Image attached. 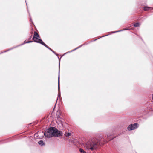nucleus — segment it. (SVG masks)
<instances>
[{
  "label": "nucleus",
  "instance_id": "9",
  "mask_svg": "<svg viewBox=\"0 0 153 153\" xmlns=\"http://www.w3.org/2000/svg\"><path fill=\"white\" fill-rule=\"evenodd\" d=\"M79 151L81 153H86L82 149L80 148L79 149Z\"/></svg>",
  "mask_w": 153,
  "mask_h": 153
},
{
  "label": "nucleus",
  "instance_id": "18",
  "mask_svg": "<svg viewBox=\"0 0 153 153\" xmlns=\"http://www.w3.org/2000/svg\"><path fill=\"white\" fill-rule=\"evenodd\" d=\"M97 40V39H96L94 40V41H96V40Z\"/></svg>",
  "mask_w": 153,
  "mask_h": 153
},
{
  "label": "nucleus",
  "instance_id": "6",
  "mask_svg": "<svg viewBox=\"0 0 153 153\" xmlns=\"http://www.w3.org/2000/svg\"><path fill=\"white\" fill-rule=\"evenodd\" d=\"M144 8V10L145 11H147V10H149L150 9H151L152 10H153V8L149 7H145Z\"/></svg>",
  "mask_w": 153,
  "mask_h": 153
},
{
  "label": "nucleus",
  "instance_id": "2",
  "mask_svg": "<svg viewBox=\"0 0 153 153\" xmlns=\"http://www.w3.org/2000/svg\"><path fill=\"white\" fill-rule=\"evenodd\" d=\"M45 137L50 138L53 136L59 137L62 136V132L54 127H52L46 130L44 134Z\"/></svg>",
  "mask_w": 153,
  "mask_h": 153
},
{
  "label": "nucleus",
  "instance_id": "12",
  "mask_svg": "<svg viewBox=\"0 0 153 153\" xmlns=\"http://www.w3.org/2000/svg\"><path fill=\"white\" fill-rule=\"evenodd\" d=\"M59 76H58V93L59 94L60 93V90H59Z\"/></svg>",
  "mask_w": 153,
  "mask_h": 153
},
{
  "label": "nucleus",
  "instance_id": "4",
  "mask_svg": "<svg viewBox=\"0 0 153 153\" xmlns=\"http://www.w3.org/2000/svg\"><path fill=\"white\" fill-rule=\"evenodd\" d=\"M138 124L137 123H135L133 124H131L128 127L127 129L129 131L134 130L138 128Z\"/></svg>",
  "mask_w": 153,
  "mask_h": 153
},
{
  "label": "nucleus",
  "instance_id": "20",
  "mask_svg": "<svg viewBox=\"0 0 153 153\" xmlns=\"http://www.w3.org/2000/svg\"><path fill=\"white\" fill-rule=\"evenodd\" d=\"M56 102H56V103L55 105L56 104Z\"/></svg>",
  "mask_w": 153,
  "mask_h": 153
},
{
  "label": "nucleus",
  "instance_id": "19",
  "mask_svg": "<svg viewBox=\"0 0 153 153\" xmlns=\"http://www.w3.org/2000/svg\"><path fill=\"white\" fill-rule=\"evenodd\" d=\"M152 99L153 100V95H152Z\"/></svg>",
  "mask_w": 153,
  "mask_h": 153
},
{
  "label": "nucleus",
  "instance_id": "16",
  "mask_svg": "<svg viewBox=\"0 0 153 153\" xmlns=\"http://www.w3.org/2000/svg\"><path fill=\"white\" fill-rule=\"evenodd\" d=\"M108 35H106L105 36H102L101 37H104V36H108Z\"/></svg>",
  "mask_w": 153,
  "mask_h": 153
},
{
  "label": "nucleus",
  "instance_id": "5",
  "mask_svg": "<svg viewBox=\"0 0 153 153\" xmlns=\"http://www.w3.org/2000/svg\"><path fill=\"white\" fill-rule=\"evenodd\" d=\"M129 29V28H126L125 29H123V30H118V31H114V32H113L112 33H117V32H119L125 30H128Z\"/></svg>",
  "mask_w": 153,
  "mask_h": 153
},
{
  "label": "nucleus",
  "instance_id": "15",
  "mask_svg": "<svg viewBox=\"0 0 153 153\" xmlns=\"http://www.w3.org/2000/svg\"><path fill=\"white\" fill-rule=\"evenodd\" d=\"M59 70H60V63H59Z\"/></svg>",
  "mask_w": 153,
  "mask_h": 153
},
{
  "label": "nucleus",
  "instance_id": "17",
  "mask_svg": "<svg viewBox=\"0 0 153 153\" xmlns=\"http://www.w3.org/2000/svg\"><path fill=\"white\" fill-rule=\"evenodd\" d=\"M9 50H7V51H4V52H7V51H8Z\"/></svg>",
  "mask_w": 153,
  "mask_h": 153
},
{
  "label": "nucleus",
  "instance_id": "7",
  "mask_svg": "<svg viewBox=\"0 0 153 153\" xmlns=\"http://www.w3.org/2000/svg\"><path fill=\"white\" fill-rule=\"evenodd\" d=\"M38 143L39 145H41V146H43L44 145V143L42 140H40L38 142Z\"/></svg>",
  "mask_w": 153,
  "mask_h": 153
},
{
  "label": "nucleus",
  "instance_id": "13",
  "mask_svg": "<svg viewBox=\"0 0 153 153\" xmlns=\"http://www.w3.org/2000/svg\"><path fill=\"white\" fill-rule=\"evenodd\" d=\"M33 41H27V42H26L25 41H24V44H25V43H31V42H32Z\"/></svg>",
  "mask_w": 153,
  "mask_h": 153
},
{
  "label": "nucleus",
  "instance_id": "1",
  "mask_svg": "<svg viewBox=\"0 0 153 153\" xmlns=\"http://www.w3.org/2000/svg\"><path fill=\"white\" fill-rule=\"evenodd\" d=\"M103 140V137H101L100 138H93L90 139L85 145L84 147L87 150L92 151L96 150L100 145L101 141Z\"/></svg>",
  "mask_w": 153,
  "mask_h": 153
},
{
  "label": "nucleus",
  "instance_id": "14",
  "mask_svg": "<svg viewBox=\"0 0 153 153\" xmlns=\"http://www.w3.org/2000/svg\"><path fill=\"white\" fill-rule=\"evenodd\" d=\"M32 36L31 35L30 36V38H29V39H30L31 38H32Z\"/></svg>",
  "mask_w": 153,
  "mask_h": 153
},
{
  "label": "nucleus",
  "instance_id": "8",
  "mask_svg": "<svg viewBox=\"0 0 153 153\" xmlns=\"http://www.w3.org/2000/svg\"><path fill=\"white\" fill-rule=\"evenodd\" d=\"M140 24L139 23H136L134 24V26L135 27H137L140 25Z\"/></svg>",
  "mask_w": 153,
  "mask_h": 153
},
{
  "label": "nucleus",
  "instance_id": "21",
  "mask_svg": "<svg viewBox=\"0 0 153 153\" xmlns=\"http://www.w3.org/2000/svg\"><path fill=\"white\" fill-rule=\"evenodd\" d=\"M30 20L31 21L32 20V19H31L30 18Z\"/></svg>",
  "mask_w": 153,
  "mask_h": 153
},
{
  "label": "nucleus",
  "instance_id": "11",
  "mask_svg": "<svg viewBox=\"0 0 153 153\" xmlns=\"http://www.w3.org/2000/svg\"><path fill=\"white\" fill-rule=\"evenodd\" d=\"M71 135V133H66L65 134V136L67 137H68L69 136H70Z\"/></svg>",
  "mask_w": 153,
  "mask_h": 153
},
{
  "label": "nucleus",
  "instance_id": "10",
  "mask_svg": "<svg viewBox=\"0 0 153 153\" xmlns=\"http://www.w3.org/2000/svg\"><path fill=\"white\" fill-rule=\"evenodd\" d=\"M82 45L81 46H80L77 47V48H75V49H74V50H72V51H69L68 52H68H71L72 51H74L77 49L81 47ZM67 53H68V52Z\"/></svg>",
  "mask_w": 153,
  "mask_h": 153
},
{
  "label": "nucleus",
  "instance_id": "3",
  "mask_svg": "<svg viewBox=\"0 0 153 153\" xmlns=\"http://www.w3.org/2000/svg\"><path fill=\"white\" fill-rule=\"evenodd\" d=\"M40 38V37L38 34V33L36 32H34V36L33 38V39L34 42H36L37 43H39L43 45L44 46L46 47L49 50H51L52 52L54 53L56 55V53L53 51L46 44H45L41 39L39 38Z\"/></svg>",
  "mask_w": 153,
  "mask_h": 153
}]
</instances>
